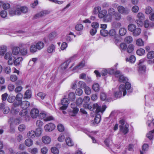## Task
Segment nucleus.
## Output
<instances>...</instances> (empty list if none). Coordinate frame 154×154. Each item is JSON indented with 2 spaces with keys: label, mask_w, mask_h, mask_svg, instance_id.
Returning <instances> with one entry per match:
<instances>
[{
  "label": "nucleus",
  "mask_w": 154,
  "mask_h": 154,
  "mask_svg": "<svg viewBox=\"0 0 154 154\" xmlns=\"http://www.w3.org/2000/svg\"><path fill=\"white\" fill-rule=\"evenodd\" d=\"M116 12L114 9L112 8H109L108 11V14L112 16H114Z\"/></svg>",
  "instance_id": "nucleus-44"
},
{
  "label": "nucleus",
  "mask_w": 154,
  "mask_h": 154,
  "mask_svg": "<svg viewBox=\"0 0 154 154\" xmlns=\"http://www.w3.org/2000/svg\"><path fill=\"white\" fill-rule=\"evenodd\" d=\"M39 111L36 108L32 109L30 111V114L31 117L33 119H35L38 116Z\"/></svg>",
  "instance_id": "nucleus-10"
},
{
  "label": "nucleus",
  "mask_w": 154,
  "mask_h": 154,
  "mask_svg": "<svg viewBox=\"0 0 154 154\" xmlns=\"http://www.w3.org/2000/svg\"><path fill=\"white\" fill-rule=\"evenodd\" d=\"M10 4L8 3H4L3 4V8L4 9L6 10L10 8Z\"/></svg>",
  "instance_id": "nucleus-64"
},
{
  "label": "nucleus",
  "mask_w": 154,
  "mask_h": 154,
  "mask_svg": "<svg viewBox=\"0 0 154 154\" xmlns=\"http://www.w3.org/2000/svg\"><path fill=\"white\" fill-rule=\"evenodd\" d=\"M36 46L37 49L40 50L44 48V44L43 42L39 41L37 43Z\"/></svg>",
  "instance_id": "nucleus-23"
},
{
  "label": "nucleus",
  "mask_w": 154,
  "mask_h": 154,
  "mask_svg": "<svg viewBox=\"0 0 154 154\" xmlns=\"http://www.w3.org/2000/svg\"><path fill=\"white\" fill-rule=\"evenodd\" d=\"M38 149L36 148H33L32 149H31L30 150H29V152L32 154H36L38 152Z\"/></svg>",
  "instance_id": "nucleus-62"
},
{
  "label": "nucleus",
  "mask_w": 154,
  "mask_h": 154,
  "mask_svg": "<svg viewBox=\"0 0 154 154\" xmlns=\"http://www.w3.org/2000/svg\"><path fill=\"white\" fill-rule=\"evenodd\" d=\"M57 35L56 32H54L50 33L48 35V38L50 41L53 40Z\"/></svg>",
  "instance_id": "nucleus-28"
},
{
  "label": "nucleus",
  "mask_w": 154,
  "mask_h": 154,
  "mask_svg": "<svg viewBox=\"0 0 154 154\" xmlns=\"http://www.w3.org/2000/svg\"><path fill=\"white\" fill-rule=\"evenodd\" d=\"M8 97V94L6 93L2 95V101H6L7 97Z\"/></svg>",
  "instance_id": "nucleus-60"
},
{
  "label": "nucleus",
  "mask_w": 154,
  "mask_h": 154,
  "mask_svg": "<svg viewBox=\"0 0 154 154\" xmlns=\"http://www.w3.org/2000/svg\"><path fill=\"white\" fill-rule=\"evenodd\" d=\"M137 17L138 19L141 20H143L145 18L144 14L141 12H139L137 14Z\"/></svg>",
  "instance_id": "nucleus-52"
},
{
  "label": "nucleus",
  "mask_w": 154,
  "mask_h": 154,
  "mask_svg": "<svg viewBox=\"0 0 154 154\" xmlns=\"http://www.w3.org/2000/svg\"><path fill=\"white\" fill-rule=\"evenodd\" d=\"M19 106H15L13 105L12 107V112L15 114L18 113L20 111V109L17 107Z\"/></svg>",
  "instance_id": "nucleus-48"
},
{
  "label": "nucleus",
  "mask_w": 154,
  "mask_h": 154,
  "mask_svg": "<svg viewBox=\"0 0 154 154\" xmlns=\"http://www.w3.org/2000/svg\"><path fill=\"white\" fill-rule=\"evenodd\" d=\"M14 10L16 12V14L17 15H20L22 13L20 7H17L16 8V9Z\"/></svg>",
  "instance_id": "nucleus-61"
},
{
  "label": "nucleus",
  "mask_w": 154,
  "mask_h": 154,
  "mask_svg": "<svg viewBox=\"0 0 154 154\" xmlns=\"http://www.w3.org/2000/svg\"><path fill=\"white\" fill-rule=\"evenodd\" d=\"M57 128L58 130L61 132H62L64 131V128L63 126L61 124H59L57 126Z\"/></svg>",
  "instance_id": "nucleus-57"
},
{
  "label": "nucleus",
  "mask_w": 154,
  "mask_h": 154,
  "mask_svg": "<svg viewBox=\"0 0 154 154\" xmlns=\"http://www.w3.org/2000/svg\"><path fill=\"white\" fill-rule=\"evenodd\" d=\"M61 103L62 106L60 107L61 109L64 110L66 109L69 103V101L66 98H63L61 101Z\"/></svg>",
  "instance_id": "nucleus-11"
},
{
  "label": "nucleus",
  "mask_w": 154,
  "mask_h": 154,
  "mask_svg": "<svg viewBox=\"0 0 154 154\" xmlns=\"http://www.w3.org/2000/svg\"><path fill=\"white\" fill-rule=\"evenodd\" d=\"M154 129L152 131H151L147 134L146 136L149 138V139L151 140L152 139L154 136Z\"/></svg>",
  "instance_id": "nucleus-42"
},
{
  "label": "nucleus",
  "mask_w": 154,
  "mask_h": 154,
  "mask_svg": "<svg viewBox=\"0 0 154 154\" xmlns=\"http://www.w3.org/2000/svg\"><path fill=\"white\" fill-rule=\"evenodd\" d=\"M84 88L85 92L86 94L88 95L91 93V90L89 87L87 86Z\"/></svg>",
  "instance_id": "nucleus-50"
},
{
  "label": "nucleus",
  "mask_w": 154,
  "mask_h": 154,
  "mask_svg": "<svg viewBox=\"0 0 154 154\" xmlns=\"http://www.w3.org/2000/svg\"><path fill=\"white\" fill-rule=\"evenodd\" d=\"M126 60L127 61L131 63H133L135 62L136 58L134 56L131 55L129 58H126Z\"/></svg>",
  "instance_id": "nucleus-31"
},
{
  "label": "nucleus",
  "mask_w": 154,
  "mask_h": 154,
  "mask_svg": "<svg viewBox=\"0 0 154 154\" xmlns=\"http://www.w3.org/2000/svg\"><path fill=\"white\" fill-rule=\"evenodd\" d=\"M138 72L140 73H143L145 72L146 71V66L143 65H139Z\"/></svg>",
  "instance_id": "nucleus-24"
},
{
  "label": "nucleus",
  "mask_w": 154,
  "mask_h": 154,
  "mask_svg": "<svg viewBox=\"0 0 154 154\" xmlns=\"http://www.w3.org/2000/svg\"><path fill=\"white\" fill-rule=\"evenodd\" d=\"M23 95L21 93H18L15 97V100L16 101L14 102L13 105L15 106H19L22 102Z\"/></svg>",
  "instance_id": "nucleus-6"
},
{
  "label": "nucleus",
  "mask_w": 154,
  "mask_h": 154,
  "mask_svg": "<svg viewBox=\"0 0 154 154\" xmlns=\"http://www.w3.org/2000/svg\"><path fill=\"white\" fill-rule=\"evenodd\" d=\"M133 40L132 37L130 36H128L125 37V41L128 43H131Z\"/></svg>",
  "instance_id": "nucleus-41"
},
{
  "label": "nucleus",
  "mask_w": 154,
  "mask_h": 154,
  "mask_svg": "<svg viewBox=\"0 0 154 154\" xmlns=\"http://www.w3.org/2000/svg\"><path fill=\"white\" fill-rule=\"evenodd\" d=\"M141 30L138 28H136L133 32V35L134 36H137L140 33Z\"/></svg>",
  "instance_id": "nucleus-21"
},
{
  "label": "nucleus",
  "mask_w": 154,
  "mask_h": 154,
  "mask_svg": "<svg viewBox=\"0 0 154 154\" xmlns=\"http://www.w3.org/2000/svg\"><path fill=\"white\" fill-rule=\"evenodd\" d=\"M139 8L137 5L134 6L132 7L131 10L134 13H137L139 11Z\"/></svg>",
  "instance_id": "nucleus-63"
},
{
  "label": "nucleus",
  "mask_w": 154,
  "mask_h": 154,
  "mask_svg": "<svg viewBox=\"0 0 154 154\" xmlns=\"http://www.w3.org/2000/svg\"><path fill=\"white\" fill-rule=\"evenodd\" d=\"M0 15L3 18L6 17L7 15V12L5 10H3L1 11L0 12Z\"/></svg>",
  "instance_id": "nucleus-58"
},
{
  "label": "nucleus",
  "mask_w": 154,
  "mask_h": 154,
  "mask_svg": "<svg viewBox=\"0 0 154 154\" xmlns=\"http://www.w3.org/2000/svg\"><path fill=\"white\" fill-rule=\"evenodd\" d=\"M37 48L36 46L34 45H32L30 46L29 50L31 53H35L37 51Z\"/></svg>",
  "instance_id": "nucleus-38"
},
{
  "label": "nucleus",
  "mask_w": 154,
  "mask_h": 154,
  "mask_svg": "<svg viewBox=\"0 0 154 154\" xmlns=\"http://www.w3.org/2000/svg\"><path fill=\"white\" fill-rule=\"evenodd\" d=\"M136 44L137 46L142 47L144 46V42L141 38H139L136 40Z\"/></svg>",
  "instance_id": "nucleus-18"
},
{
  "label": "nucleus",
  "mask_w": 154,
  "mask_h": 154,
  "mask_svg": "<svg viewBox=\"0 0 154 154\" xmlns=\"http://www.w3.org/2000/svg\"><path fill=\"white\" fill-rule=\"evenodd\" d=\"M126 29L124 28H121L119 29V33L121 36H123L125 35L127 32Z\"/></svg>",
  "instance_id": "nucleus-29"
},
{
  "label": "nucleus",
  "mask_w": 154,
  "mask_h": 154,
  "mask_svg": "<svg viewBox=\"0 0 154 154\" xmlns=\"http://www.w3.org/2000/svg\"><path fill=\"white\" fill-rule=\"evenodd\" d=\"M100 33L103 36H106L108 35V32L106 29H102L100 31Z\"/></svg>",
  "instance_id": "nucleus-46"
},
{
  "label": "nucleus",
  "mask_w": 154,
  "mask_h": 154,
  "mask_svg": "<svg viewBox=\"0 0 154 154\" xmlns=\"http://www.w3.org/2000/svg\"><path fill=\"white\" fill-rule=\"evenodd\" d=\"M101 116L100 115L97 114L94 118V122L96 124L99 123L100 121Z\"/></svg>",
  "instance_id": "nucleus-54"
},
{
  "label": "nucleus",
  "mask_w": 154,
  "mask_h": 154,
  "mask_svg": "<svg viewBox=\"0 0 154 154\" xmlns=\"http://www.w3.org/2000/svg\"><path fill=\"white\" fill-rule=\"evenodd\" d=\"M31 92L29 90H26L24 94V97L26 98H30L31 96Z\"/></svg>",
  "instance_id": "nucleus-37"
},
{
  "label": "nucleus",
  "mask_w": 154,
  "mask_h": 154,
  "mask_svg": "<svg viewBox=\"0 0 154 154\" xmlns=\"http://www.w3.org/2000/svg\"><path fill=\"white\" fill-rule=\"evenodd\" d=\"M101 8L100 7H97L95 8L93 10V13L95 14H97L100 11Z\"/></svg>",
  "instance_id": "nucleus-59"
},
{
  "label": "nucleus",
  "mask_w": 154,
  "mask_h": 154,
  "mask_svg": "<svg viewBox=\"0 0 154 154\" xmlns=\"http://www.w3.org/2000/svg\"><path fill=\"white\" fill-rule=\"evenodd\" d=\"M147 58L148 59H152L154 57V51H151L149 52L147 54Z\"/></svg>",
  "instance_id": "nucleus-33"
},
{
  "label": "nucleus",
  "mask_w": 154,
  "mask_h": 154,
  "mask_svg": "<svg viewBox=\"0 0 154 154\" xmlns=\"http://www.w3.org/2000/svg\"><path fill=\"white\" fill-rule=\"evenodd\" d=\"M107 11L106 10H103L100 11L98 14V17L100 18H104L107 14Z\"/></svg>",
  "instance_id": "nucleus-20"
},
{
  "label": "nucleus",
  "mask_w": 154,
  "mask_h": 154,
  "mask_svg": "<svg viewBox=\"0 0 154 154\" xmlns=\"http://www.w3.org/2000/svg\"><path fill=\"white\" fill-rule=\"evenodd\" d=\"M42 142L45 144H48L50 143L51 140V138L48 136H44L42 138Z\"/></svg>",
  "instance_id": "nucleus-12"
},
{
  "label": "nucleus",
  "mask_w": 154,
  "mask_h": 154,
  "mask_svg": "<svg viewBox=\"0 0 154 154\" xmlns=\"http://www.w3.org/2000/svg\"><path fill=\"white\" fill-rule=\"evenodd\" d=\"M49 13L50 11L48 10H43L36 14L35 16L38 17H42L46 15L49 14Z\"/></svg>",
  "instance_id": "nucleus-13"
},
{
  "label": "nucleus",
  "mask_w": 154,
  "mask_h": 154,
  "mask_svg": "<svg viewBox=\"0 0 154 154\" xmlns=\"http://www.w3.org/2000/svg\"><path fill=\"white\" fill-rule=\"evenodd\" d=\"M66 142L67 144L69 146H72L73 145V143L71 139L69 137H67L66 139Z\"/></svg>",
  "instance_id": "nucleus-35"
},
{
  "label": "nucleus",
  "mask_w": 154,
  "mask_h": 154,
  "mask_svg": "<svg viewBox=\"0 0 154 154\" xmlns=\"http://www.w3.org/2000/svg\"><path fill=\"white\" fill-rule=\"evenodd\" d=\"M15 100V97L9 95L7 101L10 103H13Z\"/></svg>",
  "instance_id": "nucleus-47"
},
{
  "label": "nucleus",
  "mask_w": 154,
  "mask_h": 154,
  "mask_svg": "<svg viewBox=\"0 0 154 154\" xmlns=\"http://www.w3.org/2000/svg\"><path fill=\"white\" fill-rule=\"evenodd\" d=\"M51 152L54 154H58L59 153L58 149L56 147H53L51 148Z\"/></svg>",
  "instance_id": "nucleus-55"
},
{
  "label": "nucleus",
  "mask_w": 154,
  "mask_h": 154,
  "mask_svg": "<svg viewBox=\"0 0 154 154\" xmlns=\"http://www.w3.org/2000/svg\"><path fill=\"white\" fill-rule=\"evenodd\" d=\"M55 46L53 44H51L48 46L47 51V52L50 54H51L54 52L55 51Z\"/></svg>",
  "instance_id": "nucleus-14"
},
{
  "label": "nucleus",
  "mask_w": 154,
  "mask_h": 154,
  "mask_svg": "<svg viewBox=\"0 0 154 154\" xmlns=\"http://www.w3.org/2000/svg\"><path fill=\"white\" fill-rule=\"evenodd\" d=\"M78 86L79 87L82 88H84L87 86L86 83L83 81H80L78 83Z\"/></svg>",
  "instance_id": "nucleus-49"
},
{
  "label": "nucleus",
  "mask_w": 154,
  "mask_h": 154,
  "mask_svg": "<svg viewBox=\"0 0 154 154\" xmlns=\"http://www.w3.org/2000/svg\"><path fill=\"white\" fill-rule=\"evenodd\" d=\"M134 46L132 44L129 45L128 47H127V51L128 53H131L134 50Z\"/></svg>",
  "instance_id": "nucleus-39"
},
{
  "label": "nucleus",
  "mask_w": 154,
  "mask_h": 154,
  "mask_svg": "<svg viewBox=\"0 0 154 154\" xmlns=\"http://www.w3.org/2000/svg\"><path fill=\"white\" fill-rule=\"evenodd\" d=\"M20 105L23 109H26L29 106L30 103L28 101H25L22 102Z\"/></svg>",
  "instance_id": "nucleus-15"
},
{
  "label": "nucleus",
  "mask_w": 154,
  "mask_h": 154,
  "mask_svg": "<svg viewBox=\"0 0 154 154\" xmlns=\"http://www.w3.org/2000/svg\"><path fill=\"white\" fill-rule=\"evenodd\" d=\"M75 95L74 93L71 92L68 95V98L70 101H73L75 99Z\"/></svg>",
  "instance_id": "nucleus-34"
},
{
  "label": "nucleus",
  "mask_w": 154,
  "mask_h": 154,
  "mask_svg": "<svg viewBox=\"0 0 154 154\" xmlns=\"http://www.w3.org/2000/svg\"><path fill=\"white\" fill-rule=\"evenodd\" d=\"M115 75L116 77H119V81L120 82L125 83L128 81V78L125 77L119 71H116Z\"/></svg>",
  "instance_id": "nucleus-5"
},
{
  "label": "nucleus",
  "mask_w": 154,
  "mask_h": 154,
  "mask_svg": "<svg viewBox=\"0 0 154 154\" xmlns=\"http://www.w3.org/2000/svg\"><path fill=\"white\" fill-rule=\"evenodd\" d=\"M119 127L120 131L124 134H126L128 131V125L125 124V121L123 119H121L119 121Z\"/></svg>",
  "instance_id": "nucleus-3"
},
{
  "label": "nucleus",
  "mask_w": 154,
  "mask_h": 154,
  "mask_svg": "<svg viewBox=\"0 0 154 154\" xmlns=\"http://www.w3.org/2000/svg\"><path fill=\"white\" fill-rule=\"evenodd\" d=\"M117 10L121 14H127L129 12V10L128 9L121 5L118 7Z\"/></svg>",
  "instance_id": "nucleus-8"
},
{
  "label": "nucleus",
  "mask_w": 154,
  "mask_h": 154,
  "mask_svg": "<svg viewBox=\"0 0 154 154\" xmlns=\"http://www.w3.org/2000/svg\"><path fill=\"white\" fill-rule=\"evenodd\" d=\"M152 11V8L150 6L147 7L145 9V13L146 14H150Z\"/></svg>",
  "instance_id": "nucleus-45"
},
{
  "label": "nucleus",
  "mask_w": 154,
  "mask_h": 154,
  "mask_svg": "<svg viewBox=\"0 0 154 154\" xmlns=\"http://www.w3.org/2000/svg\"><path fill=\"white\" fill-rule=\"evenodd\" d=\"M85 64V62L84 61H82L77 66L74 68L73 70H76L80 69L84 67Z\"/></svg>",
  "instance_id": "nucleus-27"
},
{
  "label": "nucleus",
  "mask_w": 154,
  "mask_h": 154,
  "mask_svg": "<svg viewBox=\"0 0 154 154\" xmlns=\"http://www.w3.org/2000/svg\"><path fill=\"white\" fill-rule=\"evenodd\" d=\"M71 107L72 109H70L69 111V114L72 116H75L77 113L79 109L74 103L71 104Z\"/></svg>",
  "instance_id": "nucleus-4"
},
{
  "label": "nucleus",
  "mask_w": 154,
  "mask_h": 154,
  "mask_svg": "<svg viewBox=\"0 0 154 154\" xmlns=\"http://www.w3.org/2000/svg\"><path fill=\"white\" fill-rule=\"evenodd\" d=\"M115 19L116 20L119 21L121 19L122 16L120 14L117 12H116V14L114 15Z\"/></svg>",
  "instance_id": "nucleus-51"
},
{
  "label": "nucleus",
  "mask_w": 154,
  "mask_h": 154,
  "mask_svg": "<svg viewBox=\"0 0 154 154\" xmlns=\"http://www.w3.org/2000/svg\"><path fill=\"white\" fill-rule=\"evenodd\" d=\"M22 60V58L21 57H17L14 60V63L15 65H17L20 64Z\"/></svg>",
  "instance_id": "nucleus-32"
},
{
  "label": "nucleus",
  "mask_w": 154,
  "mask_h": 154,
  "mask_svg": "<svg viewBox=\"0 0 154 154\" xmlns=\"http://www.w3.org/2000/svg\"><path fill=\"white\" fill-rule=\"evenodd\" d=\"M27 136L28 137L33 139L36 136L35 132L34 131L31 130L29 131L27 134Z\"/></svg>",
  "instance_id": "nucleus-16"
},
{
  "label": "nucleus",
  "mask_w": 154,
  "mask_h": 154,
  "mask_svg": "<svg viewBox=\"0 0 154 154\" xmlns=\"http://www.w3.org/2000/svg\"><path fill=\"white\" fill-rule=\"evenodd\" d=\"M20 51V49L19 47H13L12 49V54L13 56L17 55L19 53Z\"/></svg>",
  "instance_id": "nucleus-17"
},
{
  "label": "nucleus",
  "mask_w": 154,
  "mask_h": 154,
  "mask_svg": "<svg viewBox=\"0 0 154 154\" xmlns=\"http://www.w3.org/2000/svg\"><path fill=\"white\" fill-rule=\"evenodd\" d=\"M92 88L95 92H98L100 90V85L97 83H94L92 86Z\"/></svg>",
  "instance_id": "nucleus-22"
},
{
  "label": "nucleus",
  "mask_w": 154,
  "mask_h": 154,
  "mask_svg": "<svg viewBox=\"0 0 154 154\" xmlns=\"http://www.w3.org/2000/svg\"><path fill=\"white\" fill-rule=\"evenodd\" d=\"M112 19V16L109 14H106L103 19V21L106 22H110Z\"/></svg>",
  "instance_id": "nucleus-19"
},
{
  "label": "nucleus",
  "mask_w": 154,
  "mask_h": 154,
  "mask_svg": "<svg viewBox=\"0 0 154 154\" xmlns=\"http://www.w3.org/2000/svg\"><path fill=\"white\" fill-rule=\"evenodd\" d=\"M136 53L139 56H142L145 54V51L144 49L140 48L137 51Z\"/></svg>",
  "instance_id": "nucleus-30"
},
{
  "label": "nucleus",
  "mask_w": 154,
  "mask_h": 154,
  "mask_svg": "<svg viewBox=\"0 0 154 154\" xmlns=\"http://www.w3.org/2000/svg\"><path fill=\"white\" fill-rule=\"evenodd\" d=\"M76 57V56L74 55V56L71 57L70 59L67 60L66 61L63 63L61 65V69L63 70L66 69L68 66L69 63L71 62V60H74Z\"/></svg>",
  "instance_id": "nucleus-7"
},
{
  "label": "nucleus",
  "mask_w": 154,
  "mask_h": 154,
  "mask_svg": "<svg viewBox=\"0 0 154 154\" xmlns=\"http://www.w3.org/2000/svg\"><path fill=\"white\" fill-rule=\"evenodd\" d=\"M83 28V25L81 24H78L75 26V29L78 31L82 30Z\"/></svg>",
  "instance_id": "nucleus-56"
},
{
  "label": "nucleus",
  "mask_w": 154,
  "mask_h": 154,
  "mask_svg": "<svg viewBox=\"0 0 154 154\" xmlns=\"http://www.w3.org/2000/svg\"><path fill=\"white\" fill-rule=\"evenodd\" d=\"M25 144L26 146L29 147L33 145V141L31 139L28 138L25 140Z\"/></svg>",
  "instance_id": "nucleus-25"
},
{
  "label": "nucleus",
  "mask_w": 154,
  "mask_h": 154,
  "mask_svg": "<svg viewBox=\"0 0 154 154\" xmlns=\"http://www.w3.org/2000/svg\"><path fill=\"white\" fill-rule=\"evenodd\" d=\"M35 134L36 137H38L40 136L42 132V129L41 128H38L36 129Z\"/></svg>",
  "instance_id": "nucleus-40"
},
{
  "label": "nucleus",
  "mask_w": 154,
  "mask_h": 154,
  "mask_svg": "<svg viewBox=\"0 0 154 154\" xmlns=\"http://www.w3.org/2000/svg\"><path fill=\"white\" fill-rule=\"evenodd\" d=\"M7 47L5 45H2L0 47V54L3 55L7 51Z\"/></svg>",
  "instance_id": "nucleus-26"
},
{
  "label": "nucleus",
  "mask_w": 154,
  "mask_h": 154,
  "mask_svg": "<svg viewBox=\"0 0 154 154\" xmlns=\"http://www.w3.org/2000/svg\"><path fill=\"white\" fill-rule=\"evenodd\" d=\"M125 83V85H121L119 87V91L116 92L114 94V96L117 98L120 97L123 93V96H125L126 95V89L128 91V93H131L132 89L131 88V84L129 82H127Z\"/></svg>",
  "instance_id": "nucleus-1"
},
{
  "label": "nucleus",
  "mask_w": 154,
  "mask_h": 154,
  "mask_svg": "<svg viewBox=\"0 0 154 154\" xmlns=\"http://www.w3.org/2000/svg\"><path fill=\"white\" fill-rule=\"evenodd\" d=\"M136 28L135 25L133 24H130L128 26V30L132 32H133Z\"/></svg>",
  "instance_id": "nucleus-43"
},
{
  "label": "nucleus",
  "mask_w": 154,
  "mask_h": 154,
  "mask_svg": "<svg viewBox=\"0 0 154 154\" xmlns=\"http://www.w3.org/2000/svg\"><path fill=\"white\" fill-rule=\"evenodd\" d=\"M87 106L88 109L91 111H93L94 109H96L95 112L97 114L100 112L103 113L106 108L105 105L101 107L97 103H94L92 105L88 104Z\"/></svg>",
  "instance_id": "nucleus-2"
},
{
  "label": "nucleus",
  "mask_w": 154,
  "mask_h": 154,
  "mask_svg": "<svg viewBox=\"0 0 154 154\" xmlns=\"http://www.w3.org/2000/svg\"><path fill=\"white\" fill-rule=\"evenodd\" d=\"M12 54L10 52H8L6 53L5 56V58L6 59H11V58L14 57Z\"/></svg>",
  "instance_id": "nucleus-36"
},
{
  "label": "nucleus",
  "mask_w": 154,
  "mask_h": 154,
  "mask_svg": "<svg viewBox=\"0 0 154 154\" xmlns=\"http://www.w3.org/2000/svg\"><path fill=\"white\" fill-rule=\"evenodd\" d=\"M127 48L126 44L124 43H122L120 45V48L123 50L125 51Z\"/></svg>",
  "instance_id": "nucleus-53"
},
{
  "label": "nucleus",
  "mask_w": 154,
  "mask_h": 154,
  "mask_svg": "<svg viewBox=\"0 0 154 154\" xmlns=\"http://www.w3.org/2000/svg\"><path fill=\"white\" fill-rule=\"evenodd\" d=\"M55 128V125L52 123L47 124L45 125L44 129L46 131H51L54 129Z\"/></svg>",
  "instance_id": "nucleus-9"
}]
</instances>
